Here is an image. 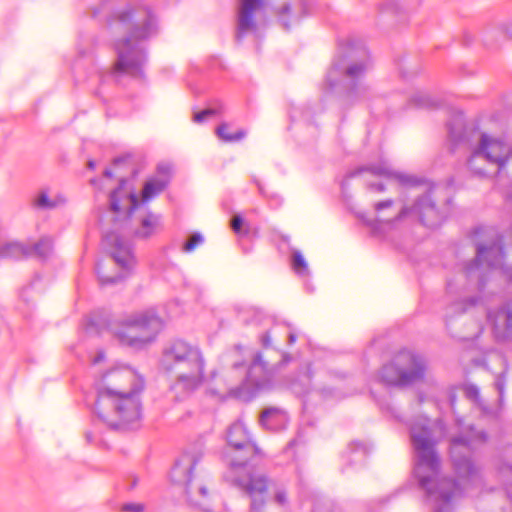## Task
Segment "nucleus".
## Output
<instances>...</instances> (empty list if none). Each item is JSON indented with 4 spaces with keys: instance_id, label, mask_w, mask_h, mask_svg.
<instances>
[{
    "instance_id": "f257e3e1",
    "label": "nucleus",
    "mask_w": 512,
    "mask_h": 512,
    "mask_svg": "<svg viewBox=\"0 0 512 512\" xmlns=\"http://www.w3.org/2000/svg\"><path fill=\"white\" fill-rule=\"evenodd\" d=\"M112 33H122L114 48L117 60L111 75L144 78L147 53L145 43L156 37L160 31L159 17L149 5H126L115 9L107 19Z\"/></svg>"
},
{
    "instance_id": "f03ea898",
    "label": "nucleus",
    "mask_w": 512,
    "mask_h": 512,
    "mask_svg": "<svg viewBox=\"0 0 512 512\" xmlns=\"http://www.w3.org/2000/svg\"><path fill=\"white\" fill-rule=\"evenodd\" d=\"M371 68V56L363 44L352 40L341 42L326 74L324 93L336 94L341 109L365 102L380 111L378 106L386 96L379 88L363 82Z\"/></svg>"
},
{
    "instance_id": "7ed1b4c3",
    "label": "nucleus",
    "mask_w": 512,
    "mask_h": 512,
    "mask_svg": "<svg viewBox=\"0 0 512 512\" xmlns=\"http://www.w3.org/2000/svg\"><path fill=\"white\" fill-rule=\"evenodd\" d=\"M410 438L414 450L413 477L425 506L431 512H448V477L441 473L436 441L426 420L411 427Z\"/></svg>"
},
{
    "instance_id": "20e7f679",
    "label": "nucleus",
    "mask_w": 512,
    "mask_h": 512,
    "mask_svg": "<svg viewBox=\"0 0 512 512\" xmlns=\"http://www.w3.org/2000/svg\"><path fill=\"white\" fill-rule=\"evenodd\" d=\"M109 386L99 389L95 412L99 419L114 429L134 428L141 417L139 393L144 381L132 370H112L104 376Z\"/></svg>"
},
{
    "instance_id": "39448f33",
    "label": "nucleus",
    "mask_w": 512,
    "mask_h": 512,
    "mask_svg": "<svg viewBox=\"0 0 512 512\" xmlns=\"http://www.w3.org/2000/svg\"><path fill=\"white\" fill-rule=\"evenodd\" d=\"M160 363L165 371L176 375L172 389L181 393L179 398L200 388L205 380L206 361L198 345L173 340L163 348Z\"/></svg>"
},
{
    "instance_id": "423d86ee",
    "label": "nucleus",
    "mask_w": 512,
    "mask_h": 512,
    "mask_svg": "<svg viewBox=\"0 0 512 512\" xmlns=\"http://www.w3.org/2000/svg\"><path fill=\"white\" fill-rule=\"evenodd\" d=\"M262 351L250 354V363L246 369V376L241 384L229 389L231 396L250 401L260 392L272 389L276 370L290 361V356L282 351L271 348V335L267 331L260 337Z\"/></svg>"
},
{
    "instance_id": "0eeeda50",
    "label": "nucleus",
    "mask_w": 512,
    "mask_h": 512,
    "mask_svg": "<svg viewBox=\"0 0 512 512\" xmlns=\"http://www.w3.org/2000/svg\"><path fill=\"white\" fill-rule=\"evenodd\" d=\"M453 433H450V458H453L455 477L450 478V501L454 497L461 496L468 490L472 483L478 478V470L469 455L456 456L460 450L471 452L477 447L485 444L488 436L483 430H476L463 418L455 419Z\"/></svg>"
},
{
    "instance_id": "6e6552de",
    "label": "nucleus",
    "mask_w": 512,
    "mask_h": 512,
    "mask_svg": "<svg viewBox=\"0 0 512 512\" xmlns=\"http://www.w3.org/2000/svg\"><path fill=\"white\" fill-rule=\"evenodd\" d=\"M164 320L153 308L125 314L107 323V330L120 345L142 350L153 343L164 328Z\"/></svg>"
},
{
    "instance_id": "1a4fd4ad",
    "label": "nucleus",
    "mask_w": 512,
    "mask_h": 512,
    "mask_svg": "<svg viewBox=\"0 0 512 512\" xmlns=\"http://www.w3.org/2000/svg\"><path fill=\"white\" fill-rule=\"evenodd\" d=\"M426 371L423 355L403 349L378 370L376 380L385 387L406 388L423 381Z\"/></svg>"
},
{
    "instance_id": "9d476101",
    "label": "nucleus",
    "mask_w": 512,
    "mask_h": 512,
    "mask_svg": "<svg viewBox=\"0 0 512 512\" xmlns=\"http://www.w3.org/2000/svg\"><path fill=\"white\" fill-rule=\"evenodd\" d=\"M202 450L193 447L186 450L175 462L170 472L171 481L184 487L190 505L206 510L207 489L202 483H196L193 470L202 458Z\"/></svg>"
},
{
    "instance_id": "9b49d317",
    "label": "nucleus",
    "mask_w": 512,
    "mask_h": 512,
    "mask_svg": "<svg viewBox=\"0 0 512 512\" xmlns=\"http://www.w3.org/2000/svg\"><path fill=\"white\" fill-rule=\"evenodd\" d=\"M394 201L392 199H386L383 201H379L374 204V210L377 213V218L375 220H368L365 219L363 215H359L361 219L367 224L368 226L372 227L373 229H377V224L380 222H384L380 218L381 213L389 209L393 206ZM410 213H415L419 216V219L421 223L429 228H437L439 227L444 220L443 215L440 213L438 208L435 205V202L432 200V197L430 194H424L421 197H419L414 205L412 207L404 206L402 209L396 214L395 217L388 219L385 221V223L394 226L397 222L401 221L405 217H407Z\"/></svg>"
},
{
    "instance_id": "f8f14e48",
    "label": "nucleus",
    "mask_w": 512,
    "mask_h": 512,
    "mask_svg": "<svg viewBox=\"0 0 512 512\" xmlns=\"http://www.w3.org/2000/svg\"><path fill=\"white\" fill-rule=\"evenodd\" d=\"M486 233L492 239L491 243L486 244L476 242V257L465 266L467 277L471 278L473 274L482 270L484 263L489 269H499L512 282V266H506L504 263L503 238L494 229L476 228L475 236Z\"/></svg>"
},
{
    "instance_id": "ddd939ff",
    "label": "nucleus",
    "mask_w": 512,
    "mask_h": 512,
    "mask_svg": "<svg viewBox=\"0 0 512 512\" xmlns=\"http://www.w3.org/2000/svg\"><path fill=\"white\" fill-rule=\"evenodd\" d=\"M227 443L228 449L223 453V459L231 470L243 468L253 456L260 453L241 421L234 422L228 428Z\"/></svg>"
},
{
    "instance_id": "4468645a",
    "label": "nucleus",
    "mask_w": 512,
    "mask_h": 512,
    "mask_svg": "<svg viewBox=\"0 0 512 512\" xmlns=\"http://www.w3.org/2000/svg\"><path fill=\"white\" fill-rule=\"evenodd\" d=\"M508 145L500 138L482 133L478 146L474 149L468 166L471 171L481 177H487L489 173L478 166L480 160L497 166V173L507 165Z\"/></svg>"
},
{
    "instance_id": "2eb2a0df",
    "label": "nucleus",
    "mask_w": 512,
    "mask_h": 512,
    "mask_svg": "<svg viewBox=\"0 0 512 512\" xmlns=\"http://www.w3.org/2000/svg\"><path fill=\"white\" fill-rule=\"evenodd\" d=\"M126 181L120 180V185L114 189L109 196L110 209L118 213L122 208V201L125 202V208L127 210V216L130 217L133 212L138 208L140 202L147 203L162 193L168 186L166 178L156 179L154 176L149 178L143 185L141 192V199L135 193L126 194L123 190L122 185Z\"/></svg>"
},
{
    "instance_id": "dca6fc26",
    "label": "nucleus",
    "mask_w": 512,
    "mask_h": 512,
    "mask_svg": "<svg viewBox=\"0 0 512 512\" xmlns=\"http://www.w3.org/2000/svg\"><path fill=\"white\" fill-rule=\"evenodd\" d=\"M104 245L109 249L110 255L124 273L114 276H105L100 271V265L96 267L97 276L101 285H112L122 281L135 265V258L131 244L115 232L107 233L103 238Z\"/></svg>"
},
{
    "instance_id": "f3484780",
    "label": "nucleus",
    "mask_w": 512,
    "mask_h": 512,
    "mask_svg": "<svg viewBox=\"0 0 512 512\" xmlns=\"http://www.w3.org/2000/svg\"><path fill=\"white\" fill-rule=\"evenodd\" d=\"M332 373L320 367L319 363H312L304 367L298 375L292 379L290 389L297 395H306L311 390L323 394L325 397L332 395V391L324 385V379L331 377Z\"/></svg>"
},
{
    "instance_id": "a211bd4d",
    "label": "nucleus",
    "mask_w": 512,
    "mask_h": 512,
    "mask_svg": "<svg viewBox=\"0 0 512 512\" xmlns=\"http://www.w3.org/2000/svg\"><path fill=\"white\" fill-rule=\"evenodd\" d=\"M363 171H369L374 176L396 180L400 185L404 187H416L424 183L423 178L412 174L395 171L388 162L381 161L379 164L370 165L368 167L359 168L349 172L341 182V190L343 194H345L349 180L358 176Z\"/></svg>"
},
{
    "instance_id": "6ab92c4d",
    "label": "nucleus",
    "mask_w": 512,
    "mask_h": 512,
    "mask_svg": "<svg viewBox=\"0 0 512 512\" xmlns=\"http://www.w3.org/2000/svg\"><path fill=\"white\" fill-rule=\"evenodd\" d=\"M263 0H240L235 39L241 42L247 35L257 30L255 13L262 7Z\"/></svg>"
},
{
    "instance_id": "aec40b11",
    "label": "nucleus",
    "mask_w": 512,
    "mask_h": 512,
    "mask_svg": "<svg viewBox=\"0 0 512 512\" xmlns=\"http://www.w3.org/2000/svg\"><path fill=\"white\" fill-rule=\"evenodd\" d=\"M487 319L498 341L512 340V301L489 310Z\"/></svg>"
},
{
    "instance_id": "412c9836",
    "label": "nucleus",
    "mask_w": 512,
    "mask_h": 512,
    "mask_svg": "<svg viewBox=\"0 0 512 512\" xmlns=\"http://www.w3.org/2000/svg\"><path fill=\"white\" fill-rule=\"evenodd\" d=\"M235 483L244 488L245 492L251 498V510L260 512L265 504L264 495L268 487V479L264 475L249 474L246 478L235 477Z\"/></svg>"
},
{
    "instance_id": "4be33fe9",
    "label": "nucleus",
    "mask_w": 512,
    "mask_h": 512,
    "mask_svg": "<svg viewBox=\"0 0 512 512\" xmlns=\"http://www.w3.org/2000/svg\"><path fill=\"white\" fill-rule=\"evenodd\" d=\"M278 21L285 30H289L293 25L300 22L302 18L307 16L309 5L306 0H298L297 3H285L277 10Z\"/></svg>"
},
{
    "instance_id": "5701e85b",
    "label": "nucleus",
    "mask_w": 512,
    "mask_h": 512,
    "mask_svg": "<svg viewBox=\"0 0 512 512\" xmlns=\"http://www.w3.org/2000/svg\"><path fill=\"white\" fill-rule=\"evenodd\" d=\"M407 106L428 111H436L445 107V97L427 90H417L408 99Z\"/></svg>"
},
{
    "instance_id": "b1692460",
    "label": "nucleus",
    "mask_w": 512,
    "mask_h": 512,
    "mask_svg": "<svg viewBox=\"0 0 512 512\" xmlns=\"http://www.w3.org/2000/svg\"><path fill=\"white\" fill-rule=\"evenodd\" d=\"M259 421L262 427L267 430L280 431L286 428L288 416L284 410L270 407L261 413Z\"/></svg>"
},
{
    "instance_id": "393cba45",
    "label": "nucleus",
    "mask_w": 512,
    "mask_h": 512,
    "mask_svg": "<svg viewBox=\"0 0 512 512\" xmlns=\"http://www.w3.org/2000/svg\"><path fill=\"white\" fill-rule=\"evenodd\" d=\"M32 250L18 241L0 242V259L21 260L30 257Z\"/></svg>"
},
{
    "instance_id": "a878e982",
    "label": "nucleus",
    "mask_w": 512,
    "mask_h": 512,
    "mask_svg": "<svg viewBox=\"0 0 512 512\" xmlns=\"http://www.w3.org/2000/svg\"><path fill=\"white\" fill-rule=\"evenodd\" d=\"M369 451L370 446L367 443L353 441L348 445L343 457L347 458L351 465H362Z\"/></svg>"
},
{
    "instance_id": "bb28decb",
    "label": "nucleus",
    "mask_w": 512,
    "mask_h": 512,
    "mask_svg": "<svg viewBox=\"0 0 512 512\" xmlns=\"http://www.w3.org/2000/svg\"><path fill=\"white\" fill-rule=\"evenodd\" d=\"M65 198L61 195L50 197L47 191H40L33 200V205L40 210H51L65 203Z\"/></svg>"
},
{
    "instance_id": "cd10ccee",
    "label": "nucleus",
    "mask_w": 512,
    "mask_h": 512,
    "mask_svg": "<svg viewBox=\"0 0 512 512\" xmlns=\"http://www.w3.org/2000/svg\"><path fill=\"white\" fill-rule=\"evenodd\" d=\"M160 215L148 212L147 216L141 220V227L135 231L136 237L147 239L152 236L160 224Z\"/></svg>"
},
{
    "instance_id": "c85d7f7f",
    "label": "nucleus",
    "mask_w": 512,
    "mask_h": 512,
    "mask_svg": "<svg viewBox=\"0 0 512 512\" xmlns=\"http://www.w3.org/2000/svg\"><path fill=\"white\" fill-rule=\"evenodd\" d=\"M457 389L461 390L465 398L473 402L483 412H488V408L480 396V390L475 384L464 383L458 386Z\"/></svg>"
},
{
    "instance_id": "c756f323",
    "label": "nucleus",
    "mask_w": 512,
    "mask_h": 512,
    "mask_svg": "<svg viewBox=\"0 0 512 512\" xmlns=\"http://www.w3.org/2000/svg\"><path fill=\"white\" fill-rule=\"evenodd\" d=\"M32 250L31 256H37L41 259L48 258L53 250V240L49 236L42 237L37 243L28 246Z\"/></svg>"
},
{
    "instance_id": "7c9ffc66",
    "label": "nucleus",
    "mask_w": 512,
    "mask_h": 512,
    "mask_svg": "<svg viewBox=\"0 0 512 512\" xmlns=\"http://www.w3.org/2000/svg\"><path fill=\"white\" fill-rule=\"evenodd\" d=\"M229 126L226 123H222L216 128L217 136L225 142H236L243 139L246 136V131L240 129L234 133L228 131Z\"/></svg>"
},
{
    "instance_id": "2f4dec72",
    "label": "nucleus",
    "mask_w": 512,
    "mask_h": 512,
    "mask_svg": "<svg viewBox=\"0 0 512 512\" xmlns=\"http://www.w3.org/2000/svg\"><path fill=\"white\" fill-rule=\"evenodd\" d=\"M291 266L298 276L305 277L310 275L308 264L302 253L298 250H294L292 253Z\"/></svg>"
},
{
    "instance_id": "473e14b6",
    "label": "nucleus",
    "mask_w": 512,
    "mask_h": 512,
    "mask_svg": "<svg viewBox=\"0 0 512 512\" xmlns=\"http://www.w3.org/2000/svg\"><path fill=\"white\" fill-rule=\"evenodd\" d=\"M223 112V106L219 103L216 106L206 108L200 112H197L193 116V121L196 123H202L210 117L220 115Z\"/></svg>"
},
{
    "instance_id": "72a5a7b5",
    "label": "nucleus",
    "mask_w": 512,
    "mask_h": 512,
    "mask_svg": "<svg viewBox=\"0 0 512 512\" xmlns=\"http://www.w3.org/2000/svg\"><path fill=\"white\" fill-rule=\"evenodd\" d=\"M204 237L199 232H194L190 235L187 241L184 242L182 246V251L185 253H190L194 251V249L203 244Z\"/></svg>"
},
{
    "instance_id": "f704fd0d",
    "label": "nucleus",
    "mask_w": 512,
    "mask_h": 512,
    "mask_svg": "<svg viewBox=\"0 0 512 512\" xmlns=\"http://www.w3.org/2000/svg\"><path fill=\"white\" fill-rule=\"evenodd\" d=\"M400 10L399 4L395 0H388L380 4L379 12L380 14H397Z\"/></svg>"
},
{
    "instance_id": "c9c22d12",
    "label": "nucleus",
    "mask_w": 512,
    "mask_h": 512,
    "mask_svg": "<svg viewBox=\"0 0 512 512\" xmlns=\"http://www.w3.org/2000/svg\"><path fill=\"white\" fill-rule=\"evenodd\" d=\"M171 173H172V166L169 163H160L157 166V175L154 177L156 179H163L166 178L168 181V184L170 183L171 179Z\"/></svg>"
},
{
    "instance_id": "e433bc0d",
    "label": "nucleus",
    "mask_w": 512,
    "mask_h": 512,
    "mask_svg": "<svg viewBox=\"0 0 512 512\" xmlns=\"http://www.w3.org/2000/svg\"><path fill=\"white\" fill-rule=\"evenodd\" d=\"M254 183L257 185L259 192L269 199L271 205L276 207L282 203L281 198L277 194H268L260 181L254 179Z\"/></svg>"
},
{
    "instance_id": "4c0bfd02",
    "label": "nucleus",
    "mask_w": 512,
    "mask_h": 512,
    "mask_svg": "<svg viewBox=\"0 0 512 512\" xmlns=\"http://www.w3.org/2000/svg\"><path fill=\"white\" fill-rule=\"evenodd\" d=\"M375 399L382 411H386L394 418H399L397 409L390 402L383 400V399H378V398H375Z\"/></svg>"
},
{
    "instance_id": "58836bf2",
    "label": "nucleus",
    "mask_w": 512,
    "mask_h": 512,
    "mask_svg": "<svg viewBox=\"0 0 512 512\" xmlns=\"http://www.w3.org/2000/svg\"><path fill=\"white\" fill-rule=\"evenodd\" d=\"M480 300H481V298L478 297V296L468 297V298L464 299V308L463 309L458 310V305L457 304H454L453 307H454V310L457 311V312H464L469 307L476 306L480 302Z\"/></svg>"
},
{
    "instance_id": "ea45409f",
    "label": "nucleus",
    "mask_w": 512,
    "mask_h": 512,
    "mask_svg": "<svg viewBox=\"0 0 512 512\" xmlns=\"http://www.w3.org/2000/svg\"><path fill=\"white\" fill-rule=\"evenodd\" d=\"M505 385H506V378H505V375L503 373H501L496 377V380H495V388L499 392V400L500 401H502V399H503Z\"/></svg>"
},
{
    "instance_id": "a19ab883",
    "label": "nucleus",
    "mask_w": 512,
    "mask_h": 512,
    "mask_svg": "<svg viewBox=\"0 0 512 512\" xmlns=\"http://www.w3.org/2000/svg\"><path fill=\"white\" fill-rule=\"evenodd\" d=\"M274 501L281 506H284L288 503L287 492L284 488H278L275 491Z\"/></svg>"
},
{
    "instance_id": "79ce46f5",
    "label": "nucleus",
    "mask_w": 512,
    "mask_h": 512,
    "mask_svg": "<svg viewBox=\"0 0 512 512\" xmlns=\"http://www.w3.org/2000/svg\"><path fill=\"white\" fill-rule=\"evenodd\" d=\"M242 225H243V218L241 216L236 215L232 218L231 228L235 233L239 234L241 232Z\"/></svg>"
},
{
    "instance_id": "37998d69",
    "label": "nucleus",
    "mask_w": 512,
    "mask_h": 512,
    "mask_svg": "<svg viewBox=\"0 0 512 512\" xmlns=\"http://www.w3.org/2000/svg\"><path fill=\"white\" fill-rule=\"evenodd\" d=\"M124 512H142L143 506L141 504H126L123 507Z\"/></svg>"
},
{
    "instance_id": "c03bdc74",
    "label": "nucleus",
    "mask_w": 512,
    "mask_h": 512,
    "mask_svg": "<svg viewBox=\"0 0 512 512\" xmlns=\"http://www.w3.org/2000/svg\"><path fill=\"white\" fill-rule=\"evenodd\" d=\"M367 186L370 190H373V191H377V192L385 191V186L382 182H377V183L370 182L367 184Z\"/></svg>"
},
{
    "instance_id": "a18cd8bd",
    "label": "nucleus",
    "mask_w": 512,
    "mask_h": 512,
    "mask_svg": "<svg viewBox=\"0 0 512 512\" xmlns=\"http://www.w3.org/2000/svg\"><path fill=\"white\" fill-rule=\"evenodd\" d=\"M107 6V1H104L100 4L99 8L93 10V17H97Z\"/></svg>"
},
{
    "instance_id": "49530a36",
    "label": "nucleus",
    "mask_w": 512,
    "mask_h": 512,
    "mask_svg": "<svg viewBox=\"0 0 512 512\" xmlns=\"http://www.w3.org/2000/svg\"><path fill=\"white\" fill-rule=\"evenodd\" d=\"M296 341V334L294 332H289V335H288V344L289 345H292L293 343H295Z\"/></svg>"
},
{
    "instance_id": "de8ad7c7",
    "label": "nucleus",
    "mask_w": 512,
    "mask_h": 512,
    "mask_svg": "<svg viewBox=\"0 0 512 512\" xmlns=\"http://www.w3.org/2000/svg\"><path fill=\"white\" fill-rule=\"evenodd\" d=\"M456 125L458 128H462L464 126L463 114L461 112L458 113V123Z\"/></svg>"
},
{
    "instance_id": "09e8293b",
    "label": "nucleus",
    "mask_w": 512,
    "mask_h": 512,
    "mask_svg": "<svg viewBox=\"0 0 512 512\" xmlns=\"http://www.w3.org/2000/svg\"><path fill=\"white\" fill-rule=\"evenodd\" d=\"M478 280H479L478 285H479V287L482 289V288L485 286V279H484V277H483V273H482V272H481V273H479V275H478Z\"/></svg>"
},
{
    "instance_id": "8fccbe9b",
    "label": "nucleus",
    "mask_w": 512,
    "mask_h": 512,
    "mask_svg": "<svg viewBox=\"0 0 512 512\" xmlns=\"http://www.w3.org/2000/svg\"><path fill=\"white\" fill-rule=\"evenodd\" d=\"M125 160H126V157H118V158L114 159L113 163H114V165H118V164L124 162Z\"/></svg>"
},
{
    "instance_id": "3c124183",
    "label": "nucleus",
    "mask_w": 512,
    "mask_h": 512,
    "mask_svg": "<svg viewBox=\"0 0 512 512\" xmlns=\"http://www.w3.org/2000/svg\"><path fill=\"white\" fill-rule=\"evenodd\" d=\"M244 368V364L243 363H238V362H235L233 364V369L234 370H239V369H243Z\"/></svg>"
},
{
    "instance_id": "603ef678",
    "label": "nucleus",
    "mask_w": 512,
    "mask_h": 512,
    "mask_svg": "<svg viewBox=\"0 0 512 512\" xmlns=\"http://www.w3.org/2000/svg\"><path fill=\"white\" fill-rule=\"evenodd\" d=\"M104 358V354L102 352L98 353V355L94 359V363L100 362Z\"/></svg>"
},
{
    "instance_id": "864d4df0",
    "label": "nucleus",
    "mask_w": 512,
    "mask_h": 512,
    "mask_svg": "<svg viewBox=\"0 0 512 512\" xmlns=\"http://www.w3.org/2000/svg\"><path fill=\"white\" fill-rule=\"evenodd\" d=\"M112 171L111 169L107 168L104 170V176L107 177V178H111L112 177Z\"/></svg>"
},
{
    "instance_id": "5fc2aeb1",
    "label": "nucleus",
    "mask_w": 512,
    "mask_h": 512,
    "mask_svg": "<svg viewBox=\"0 0 512 512\" xmlns=\"http://www.w3.org/2000/svg\"><path fill=\"white\" fill-rule=\"evenodd\" d=\"M454 399H455V396L452 395V393L450 392V398H449V401H450V408L453 406L454 404Z\"/></svg>"
},
{
    "instance_id": "6e6d98bb",
    "label": "nucleus",
    "mask_w": 512,
    "mask_h": 512,
    "mask_svg": "<svg viewBox=\"0 0 512 512\" xmlns=\"http://www.w3.org/2000/svg\"><path fill=\"white\" fill-rule=\"evenodd\" d=\"M512 157V148H510L508 146V155H507V162L509 161V159Z\"/></svg>"
},
{
    "instance_id": "4d7b16f0",
    "label": "nucleus",
    "mask_w": 512,
    "mask_h": 512,
    "mask_svg": "<svg viewBox=\"0 0 512 512\" xmlns=\"http://www.w3.org/2000/svg\"><path fill=\"white\" fill-rule=\"evenodd\" d=\"M88 167H89L90 169H93V168L95 167V162H94V161H89V162H88Z\"/></svg>"
},
{
    "instance_id": "13d9d810",
    "label": "nucleus",
    "mask_w": 512,
    "mask_h": 512,
    "mask_svg": "<svg viewBox=\"0 0 512 512\" xmlns=\"http://www.w3.org/2000/svg\"><path fill=\"white\" fill-rule=\"evenodd\" d=\"M95 325H96V323H95L93 320H91V321L89 322V326H88V328H87V329H88V330H90V329H91L93 326H95Z\"/></svg>"
},
{
    "instance_id": "bf43d9fd",
    "label": "nucleus",
    "mask_w": 512,
    "mask_h": 512,
    "mask_svg": "<svg viewBox=\"0 0 512 512\" xmlns=\"http://www.w3.org/2000/svg\"><path fill=\"white\" fill-rule=\"evenodd\" d=\"M303 117L306 119L308 117L307 111H303Z\"/></svg>"
},
{
    "instance_id": "052dcab7",
    "label": "nucleus",
    "mask_w": 512,
    "mask_h": 512,
    "mask_svg": "<svg viewBox=\"0 0 512 512\" xmlns=\"http://www.w3.org/2000/svg\"><path fill=\"white\" fill-rule=\"evenodd\" d=\"M294 444H295V440H292V441L289 443V445H290V446H293Z\"/></svg>"
},
{
    "instance_id": "680f3d73",
    "label": "nucleus",
    "mask_w": 512,
    "mask_h": 512,
    "mask_svg": "<svg viewBox=\"0 0 512 512\" xmlns=\"http://www.w3.org/2000/svg\"><path fill=\"white\" fill-rule=\"evenodd\" d=\"M296 115L294 113L291 114V118L294 119Z\"/></svg>"
},
{
    "instance_id": "e2e57ef3",
    "label": "nucleus",
    "mask_w": 512,
    "mask_h": 512,
    "mask_svg": "<svg viewBox=\"0 0 512 512\" xmlns=\"http://www.w3.org/2000/svg\"><path fill=\"white\" fill-rule=\"evenodd\" d=\"M449 131H450V135L452 134V127L450 126L449 128Z\"/></svg>"
},
{
    "instance_id": "0e129e2a",
    "label": "nucleus",
    "mask_w": 512,
    "mask_h": 512,
    "mask_svg": "<svg viewBox=\"0 0 512 512\" xmlns=\"http://www.w3.org/2000/svg\"><path fill=\"white\" fill-rule=\"evenodd\" d=\"M510 469L512 470V466H510Z\"/></svg>"
}]
</instances>
